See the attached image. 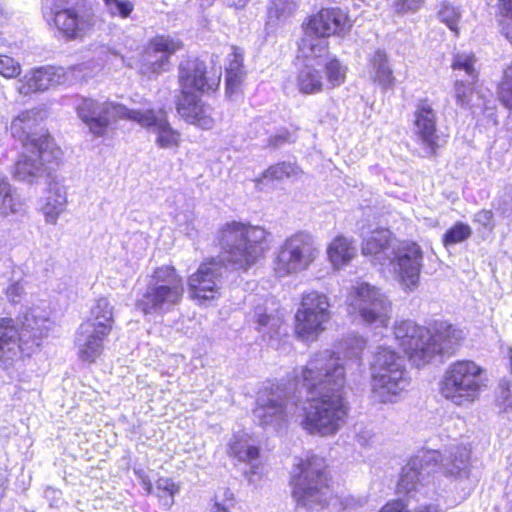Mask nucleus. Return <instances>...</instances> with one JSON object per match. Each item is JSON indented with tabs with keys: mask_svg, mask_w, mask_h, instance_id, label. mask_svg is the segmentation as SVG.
Masks as SVG:
<instances>
[{
	"mask_svg": "<svg viewBox=\"0 0 512 512\" xmlns=\"http://www.w3.org/2000/svg\"><path fill=\"white\" fill-rule=\"evenodd\" d=\"M306 401L283 384H270L257 395L255 421L264 428L278 430L301 412V426L309 434L334 435L345 422L346 368L339 352L324 350L313 355L302 369Z\"/></svg>",
	"mask_w": 512,
	"mask_h": 512,
	"instance_id": "1",
	"label": "nucleus"
},
{
	"mask_svg": "<svg viewBox=\"0 0 512 512\" xmlns=\"http://www.w3.org/2000/svg\"><path fill=\"white\" fill-rule=\"evenodd\" d=\"M362 252L374 264H392L403 288L417 287L422 268L423 252L415 242L404 241L395 245L388 229H376L364 239Z\"/></svg>",
	"mask_w": 512,
	"mask_h": 512,
	"instance_id": "2",
	"label": "nucleus"
},
{
	"mask_svg": "<svg viewBox=\"0 0 512 512\" xmlns=\"http://www.w3.org/2000/svg\"><path fill=\"white\" fill-rule=\"evenodd\" d=\"M268 236L261 226L231 221L218 231L217 238L224 251V260L232 269L247 271L269 249Z\"/></svg>",
	"mask_w": 512,
	"mask_h": 512,
	"instance_id": "3",
	"label": "nucleus"
},
{
	"mask_svg": "<svg viewBox=\"0 0 512 512\" xmlns=\"http://www.w3.org/2000/svg\"><path fill=\"white\" fill-rule=\"evenodd\" d=\"M49 319L38 308L28 310L18 325L12 318H0V366L8 367L23 352L30 353L48 335Z\"/></svg>",
	"mask_w": 512,
	"mask_h": 512,
	"instance_id": "4",
	"label": "nucleus"
},
{
	"mask_svg": "<svg viewBox=\"0 0 512 512\" xmlns=\"http://www.w3.org/2000/svg\"><path fill=\"white\" fill-rule=\"evenodd\" d=\"M323 458L299 460L291 472L293 497L297 504L312 511L323 509L332 499Z\"/></svg>",
	"mask_w": 512,
	"mask_h": 512,
	"instance_id": "5",
	"label": "nucleus"
},
{
	"mask_svg": "<svg viewBox=\"0 0 512 512\" xmlns=\"http://www.w3.org/2000/svg\"><path fill=\"white\" fill-rule=\"evenodd\" d=\"M371 398L374 402L395 403L409 384L404 359L389 348H379L371 363Z\"/></svg>",
	"mask_w": 512,
	"mask_h": 512,
	"instance_id": "6",
	"label": "nucleus"
},
{
	"mask_svg": "<svg viewBox=\"0 0 512 512\" xmlns=\"http://www.w3.org/2000/svg\"><path fill=\"white\" fill-rule=\"evenodd\" d=\"M183 293V280L176 270L170 266L160 267L155 270L136 307L144 314L166 313L179 304Z\"/></svg>",
	"mask_w": 512,
	"mask_h": 512,
	"instance_id": "7",
	"label": "nucleus"
},
{
	"mask_svg": "<svg viewBox=\"0 0 512 512\" xmlns=\"http://www.w3.org/2000/svg\"><path fill=\"white\" fill-rule=\"evenodd\" d=\"M482 373L483 369L470 360L451 364L441 382L442 396L458 406L471 404L479 397L484 386Z\"/></svg>",
	"mask_w": 512,
	"mask_h": 512,
	"instance_id": "8",
	"label": "nucleus"
},
{
	"mask_svg": "<svg viewBox=\"0 0 512 512\" xmlns=\"http://www.w3.org/2000/svg\"><path fill=\"white\" fill-rule=\"evenodd\" d=\"M318 254L312 235L306 232L295 233L281 245L275 261V272L284 277L304 271L316 260Z\"/></svg>",
	"mask_w": 512,
	"mask_h": 512,
	"instance_id": "9",
	"label": "nucleus"
},
{
	"mask_svg": "<svg viewBox=\"0 0 512 512\" xmlns=\"http://www.w3.org/2000/svg\"><path fill=\"white\" fill-rule=\"evenodd\" d=\"M330 301L326 294L310 291L302 296L296 312V333L305 340H315L331 319Z\"/></svg>",
	"mask_w": 512,
	"mask_h": 512,
	"instance_id": "10",
	"label": "nucleus"
},
{
	"mask_svg": "<svg viewBox=\"0 0 512 512\" xmlns=\"http://www.w3.org/2000/svg\"><path fill=\"white\" fill-rule=\"evenodd\" d=\"M75 108L78 117L86 124L90 133L96 137L104 136L112 121L131 120V115L135 112V110L128 109L114 101L88 97L80 98Z\"/></svg>",
	"mask_w": 512,
	"mask_h": 512,
	"instance_id": "11",
	"label": "nucleus"
},
{
	"mask_svg": "<svg viewBox=\"0 0 512 512\" xmlns=\"http://www.w3.org/2000/svg\"><path fill=\"white\" fill-rule=\"evenodd\" d=\"M350 306L368 324L386 327L391 318V301L381 289L367 282L357 283L349 296Z\"/></svg>",
	"mask_w": 512,
	"mask_h": 512,
	"instance_id": "12",
	"label": "nucleus"
},
{
	"mask_svg": "<svg viewBox=\"0 0 512 512\" xmlns=\"http://www.w3.org/2000/svg\"><path fill=\"white\" fill-rule=\"evenodd\" d=\"M40 111L28 110L21 112L11 123V134L22 142L25 151L35 153L34 149H40L46 161L61 155V150L55 147V143L46 131H38Z\"/></svg>",
	"mask_w": 512,
	"mask_h": 512,
	"instance_id": "13",
	"label": "nucleus"
},
{
	"mask_svg": "<svg viewBox=\"0 0 512 512\" xmlns=\"http://www.w3.org/2000/svg\"><path fill=\"white\" fill-rule=\"evenodd\" d=\"M464 340V332L446 321H435L431 330V339L428 340L426 355L414 356L416 367L420 368L440 358L442 355H451Z\"/></svg>",
	"mask_w": 512,
	"mask_h": 512,
	"instance_id": "14",
	"label": "nucleus"
},
{
	"mask_svg": "<svg viewBox=\"0 0 512 512\" xmlns=\"http://www.w3.org/2000/svg\"><path fill=\"white\" fill-rule=\"evenodd\" d=\"M440 458L441 453L437 450H421L414 455L402 468L397 484L398 493L409 494L416 491L431 473L437 472Z\"/></svg>",
	"mask_w": 512,
	"mask_h": 512,
	"instance_id": "15",
	"label": "nucleus"
},
{
	"mask_svg": "<svg viewBox=\"0 0 512 512\" xmlns=\"http://www.w3.org/2000/svg\"><path fill=\"white\" fill-rule=\"evenodd\" d=\"M59 34L67 40L83 39L94 28L95 14L90 7L80 5L66 11H60L50 19Z\"/></svg>",
	"mask_w": 512,
	"mask_h": 512,
	"instance_id": "16",
	"label": "nucleus"
},
{
	"mask_svg": "<svg viewBox=\"0 0 512 512\" xmlns=\"http://www.w3.org/2000/svg\"><path fill=\"white\" fill-rule=\"evenodd\" d=\"M131 120L154 134L156 136L155 143L158 147L162 149L178 148L181 135L170 125L167 114L163 109L135 110L131 115Z\"/></svg>",
	"mask_w": 512,
	"mask_h": 512,
	"instance_id": "17",
	"label": "nucleus"
},
{
	"mask_svg": "<svg viewBox=\"0 0 512 512\" xmlns=\"http://www.w3.org/2000/svg\"><path fill=\"white\" fill-rule=\"evenodd\" d=\"M226 270V266L215 259L201 264L188 279L191 298L198 300L214 299L218 294Z\"/></svg>",
	"mask_w": 512,
	"mask_h": 512,
	"instance_id": "18",
	"label": "nucleus"
},
{
	"mask_svg": "<svg viewBox=\"0 0 512 512\" xmlns=\"http://www.w3.org/2000/svg\"><path fill=\"white\" fill-rule=\"evenodd\" d=\"M437 112L433 103L428 99L417 102L414 111V135L418 143L423 147L424 156L435 155L438 149Z\"/></svg>",
	"mask_w": 512,
	"mask_h": 512,
	"instance_id": "19",
	"label": "nucleus"
},
{
	"mask_svg": "<svg viewBox=\"0 0 512 512\" xmlns=\"http://www.w3.org/2000/svg\"><path fill=\"white\" fill-rule=\"evenodd\" d=\"M76 67L66 70L63 67L43 66L27 72L17 82L19 94L27 96L35 92L48 90L55 85L65 84L69 81V73Z\"/></svg>",
	"mask_w": 512,
	"mask_h": 512,
	"instance_id": "20",
	"label": "nucleus"
},
{
	"mask_svg": "<svg viewBox=\"0 0 512 512\" xmlns=\"http://www.w3.org/2000/svg\"><path fill=\"white\" fill-rule=\"evenodd\" d=\"M394 336L411 363L416 367L414 356L426 355L428 340L431 339V330L417 325L412 320H402L395 323Z\"/></svg>",
	"mask_w": 512,
	"mask_h": 512,
	"instance_id": "21",
	"label": "nucleus"
},
{
	"mask_svg": "<svg viewBox=\"0 0 512 512\" xmlns=\"http://www.w3.org/2000/svg\"><path fill=\"white\" fill-rule=\"evenodd\" d=\"M206 65L203 61L187 59L179 65V84L181 92L204 93L214 91L219 85V78L210 80L207 77Z\"/></svg>",
	"mask_w": 512,
	"mask_h": 512,
	"instance_id": "22",
	"label": "nucleus"
},
{
	"mask_svg": "<svg viewBox=\"0 0 512 512\" xmlns=\"http://www.w3.org/2000/svg\"><path fill=\"white\" fill-rule=\"evenodd\" d=\"M96 329L89 323H82L76 333L75 345L81 361L94 363L104 350V341L110 334L107 326L97 325Z\"/></svg>",
	"mask_w": 512,
	"mask_h": 512,
	"instance_id": "23",
	"label": "nucleus"
},
{
	"mask_svg": "<svg viewBox=\"0 0 512 512\" xmlns=\"http://www.w3.org/2000/svg\"><path fill=\"white\" fill-rule=\"evenodd\" d=\"M35 153L26 151L15 164L14 177L19 181L33 183L37 179L51 174L55 166H58L61 155L46 161L40 149H34Z\"/></svg>",
	"mask_w": 512,
	"mask_h": 512,
	"instance_id": "24",
	"label": "nucleus"
},
{
	"mask_svg": "<svg viewBox=\"0 0 512 512\" xmlns=\"http://www.w3.org/2000/svg\"><path fill=\"white\" fill-rule=\"evenodd\" d=\"M182 47L183 43L170 35H157L150 39L145 49V59L152 72L167 71L171 56Z\"/></svg>",
	"mask_w": 512,
	"mask_h": 512,
	"instance_id": "25",
	"label": "nucleus"
},
{
	"mask_svg": "<svg viewBox=\"0 0 512 512\" xmlns=\"http://www.w3.org/2000/svg\"><path fill=\"white\" fill-rule=\"evenodd\" d=\"M347 15L338 8L321 9L304 24V34L328 38L343 31Z\"/></svg>",
	"mask_w": 512,
	"mask_h": 512,
	"instance_id": "26",
	"label": "nucleus"
},
{
	"mask_svg": "<svg viewBox=\"0 0 512 512\" xmlns=\"http://www.w3.org/2000/svg\"><path fill=\"white\" fill-rule=\"evenodd\" d=\"M213 109L204 104L196 93L181 92L177 101L178 114L188 123L202 129H211L214 124Z\"/></svg>",
	"mask_w": 512,
	"mask_h": 512,
	"instance_id": "27",
	"label": "nucleus"
},
{
	"mask_svg": "<svg viewBox=\"0 0 512 512\" xmlns=\"http://www.w3.org/2000/svg\"><path fill=\"white\" fill-rule=\"evenodd\" d=\"M330 57L326 38L304 34L299 44L298 59L301 63H314L318 67H323Z\"/></svg>",
	"mask_w": 512,
	"mask_h": 512,
	"instance_id": "28",
	"label": "nucleus"
},
{
	"mask_svg": "<svg viewBox=\"0 0 512 512\" xmlns=\"http://www.w3.org/2000/svg\"><path fill=\"white\" fill-rule=\"evenodd\" d=\"M297 88L305 95L317 94L324 90L323 67L314 63H301L297 72Z\"/></svg>",
	"mask_w": 512,
	"mask_h": 512,
	"instance_id": "29",
	"label": "nucleus"
},
{
	"mask_svg": "<svg viewBox=\"0 0 512 512\" xmlns=\"http://www.w3.org/2000/svg\"><path fill=\"white\" fill-rule=\"evenodd\" d=\"M67 204V193L63 185L57 182H50L48 186L45 203L41 210L48 224L55 225L59 216L65 211Z\"/></svg>",
	"mask_w": 512,
	"mask_h": 512,
	"instance_id": "30",
	"label": "nucleus"
},
{
	"mask_svg": "<svg viewBox=\"0 0 512 512\" xmlns=\"http://www.w3.org/2000/svg\"><path fill=\"white\" fill-rule=\"evenodd\" d=\"M229 454L237 458L241 462L248 463L250 465V474H256L258 468V458L260 450L258 446L250 443V439L247 434H234L229 443Z\"/></svg>",
	"mask_w": 512,
	"mask_h": 512,
	"instance_id": "31",
	"label": "nucleus"
},
{
	"mask_svg": "<svg viewBox=\"0 0 512 512\" xmlns=\"http://www.w3.org/2000/svg\"><path fill=\"white\" fill-rule=\"evenodd\" d=\"M469 459L470 450L466 446H455L448 452V455L441 454L437 471H442L450 476H462L466 473Z\"/></svg>",
	"mask_w": 512,
	"mask_h": 512,
	"instance_id": "32",
	"label": "nucleus"
},
{
	"mask_svg": "<svg viewBox=\"0 0 512 512\" xmlns=\"http://www.w3.org/2000/svg\"><path fill=\"white\" fill-rule=\"evenodd\" d=\"M370 65L373 70V79L383 89H392L395 85V78L389 65L386 52L378 49L370 58Z\"/></svg>",
	"mask_w": 512,
	"mask_h": 512,
	"instance_id": "33",
	"label": "nucleus"
},
{
	"mask_svg": "<svg viewBox=\"0 0 512 512\" xmlns=\"http://www.w3.org/2000/svg\"><path fill=\"white\" fill-rule=\"evenodd\" d=\"M251 321L256 324V329L263 336L268 335L271 340L280 335L282 319L278 315L268 314L266 308L260 305L255 307Z\"/></svg>",
	"mask_w": 512,
	"mask_h": 512,
	"instance_id": "34",
	"label": "nucleus"
},
{
	"mask_svg": "<svg viewBox=\"0 0 512 512\" xmlns=\"http://www.w3.org/2000/svg\"><path fill=\"white\" fill-rule=\"evenodd\" d=\"M327 254L333 266L339 268L355 256L356 247L348 238L338 236L328 246Z\"/></svg>",
	"mask_w": 512,
	"mask_h": 512,
	"instance_id": "35",
	"label": "nucleus"
},
{
	"mask_svg": "<svg viewBox=\"0 0 512 512\" xmlns=\"http://www.w3.org/2000/svg\"><path fill=\"white\" fill-rule=\"evenodd\" d=\"M89 323L96 329L99 325L107 326V332H111L114 318H113V306L106 297H101L96 300L95 304L91 307L90 317L84 322Z\"/></svg>",
	"mask_w": 512,
	"mask_h": 512,
	"instance_id": "36",
	"label": "nucleus"
},
{
	"mask_svg": "<svg viewBox=\"0 0 512 512\" xmlns=\"http://www.w3.org/2000/svg\"><path fill=\"white\" fill-rule=\"evenodd\" d=\"M438 20L445 24L456 37L459 36L458 24L462 18L461 10L453 3L444 0L439 3L437 12Z\"/></svg>",
	"mask_w": 512,
	"mask_h": 512,
	"instance_id": "37",
	"label": "nucleus"
},
{
	"mask_svg": "<svg viewBox=\"0 0 512 512\" xmlns=\"http://www.w3.org/2000/svg\"><path fill=\"white\" fill-rule=\"evenodd\" d=\"M27 213V207L24 201L16 195L13 190L0 197V217H24Z\"/></svg>",
	"mask_w": 512,
	"mask_h": 512,
	"instance_id": "38",
	"label": "nucleus"
},
{
	"mask_svg": "<svg viewBox=\"0 0 512 512\" xmlns=\"http://www.w3.org/2000/svg\"><path fill=\"white\" fill-rule=\"evenodd\" d=\"M326 73V81L329 88L333 89L342 85L346 79L347 67L336 57L331 56L323 64V71Z\"/></svg>",
	"mask_w": 512,
	"mask_h": 512,
	"instance_id": "39",
	"label": "nucleus"
},
{
	"mask_svg": "<svg viewBox=\"0 0 512 512\" xmlns=\"http://www.w3.org/2000/svg\"><path fill=\"white\" fill-rule=\"evenodd\" d=\"M495 407L501 418L512 422V385L508 382L500 383Z\"/></svg>",
	"mask_w": 512,
	"mask_h": 512,
	"instance_id": "40",
	"label": "nucleus"
},
{
	"mask_svg": "<svg viewBox=\"0 0 512 512\" xmlns=\"http://www.w3.org/2000/svg\"><path fill=\"white\" fill-rule=\"evenodd\" d=\"M156 491L162 505L170 508L174 504V496L179 493L180 487L171 478L162 477L156 481Z\"/></svg>",
	"mask_w": 512,
	"mask_h": 512,
	"instance_id": "41",
	"label": "nucleus"
},
{
	"mask_svg": "<svg viewBox=\"0 0 512 512\" xmlns=\"http://www.w3.org/2000/svg\"><path fill=\"white\" fill-rule=\"evenodd\" d=\"M299 168L291 162H280L270 166L264 173L263 179L268 180H283L297 176Z\"/></svg>",
	"mask_w": 512,
	"mask_h": 512,
	"instance_id": "42",
	"label": "nucleus"
},
{
	"mask_svg": "<svg viewBox=\"0 0 512 512\" xmlns=\"http://www.w3.org/2000/svg\"><path fill=\"white\" fill-rule=\"evenodd\" d=\"M472 234L469 225L457 222L454 226L449 228L443 235V244L445 247H449L458 243H461L468 239Z\"/></svg>",
	"mask_w": 512,
	"mask_h": 512,
	"instance_id": "43",
	"label": "nucleus"
},
{
	"mask_svg": "<svg viewBox=\"0 0 512 512\" xmlns=\"http://www.w3.org/2000/svg\"><path fill=\"white\" fill-rule=\"evenodd\" d=\"M366 346L365 341L360 337H354L344 340L340 344V350L345 359L355 361L360 364L361 355Z\"/></svg>",
	"mask_w": 512,
	"mask_h": 512,
	"instance_id": "44",
	"label": "nucleus"
},
{
	"mask_svg": "<svg viewBox=\"0 0 512 512\" xmlns=\"http://www.w3.org/2000/svg\"><path fill=\"white\" fill-rule=\"evenodd\" d=\"M82 2L80 0H43V16L50 24V19L60 11L70 10Z\"/></svg>",
	"mask_w": 512,
	"mask_h": 512,
	"instance_id": "45",
	"label": "nucleus"
},
{
	"mask_svg": "<svg viewBox=\"0 0 512 512\" xmlns=\"http://www.w3.org/2000/svg\"><path fill=\"white\" fill-rule=\"evenodd\" d=\"M500 102L512 110V63L503 71V78L498 87Z\"/></svg>",
	"mask_w": 512,
	"mask_h": 512,
	"instance_id": "46",
	"label": "nucleus"
},
{
	"mask_svg": "<svg viewBox=\"0 0 512 512\" xmlns=\"http://www.w3.org/2000/svg\"><path fill=\"white\" fill-rule=\"evenodd\" d=\"M475 56L472 53H457L454 55L452 68L453 70L464 71L472 80L477 78L474 68Z\"/></svg>",
	"mask_w": 512,
	"mask_h": 512,
	"instance_id": "47",
	"label": "nucleus"
},
{
	"mask_svg": "<svg viewBox=\"0 0 512 512\" xmlns=\"http://www.w3.org/2000/svg\"><path fill=\"white\" fill-rule=\"evenodd\" d=\"M499 7L503 16L501 22L502 33L512 44V0H499Z\"/></svg>",
	"mask_w": 512,
	"mask_h": 512,
	"instance_id": "48",
	"label": "nucleus"
},
{
	"mask_svg": "<svg viewBox=\"0 0 512 512\" xmlns=\"http://www.w3.org/2000/svg\"><path fill=\"white\" fill-rule=\"evenodd\" d=\"M104 4L112 16L127 18L134 9V5L129 0H103Z\"/></svg>",
	"mask_w": 512,
	"mask_h": 512,
	"instance_id": "49",
	"label": "nucleus"
},
{
	"mask_svg": "<svg viewBox=\"0 0 512 512\" xmlns=\"http://www.w3.org/2000/svg\"><path fill=\"white\" fill-rule=\"evenodd\" d=\"M235 506L234 494L230 489H224L222 494L215 496L211 512H231Z\"/></svg>",
	"mask_w": 512,
	"mask_h": 512,
	"instance_id": "50",
	"label": "nucleus"
},
{
	"mask_svg": "<svg viewBox=\"0 0 512 512\" xmlns=\"http://www.w3.org/2000/svg\"><path fill=\"white\" fill-rule=\"evenodd\" d=\"M21 73L20 64L12 57L0 55V75L5 78H15Z\"/></svg>",
	"mask_w": 512,
	"mask_h": 512,
	"instance_id": "51",
	"label": "nucleus"
},
{
	"mask_svg": "<svg viewBox=\"0 0 512 512\" xmlns=\"http://www.w3.org/2000/svg\"><path fill=\"white\" fill-rule=\"evenodd\" d=\"M425 0H394L392 3L393 11L398 15L416 13L424 5Z\"/></svg>",
	"mask_w": 512,
	"mask_h": 512,
	"instance_id": "52",
	"label": "nucleus"
},
{
	"mask_svg": "<svg viewBox=\"0 0 512 512\" xmlns=\"http://www.w3.org/2000/svg\"><path fill=\"white\" fill-rule=\"evenodd\" d=\"M473 81L471 79V81H459L457 80L455 82V86H454V90H455V97H456V101L457 103L462 106V107H465L469 104L470 102V96L472 95V84H473Z\"/></svg>",
	"mask_w": 512,
	"mask_h": 512,
	"instance_id": "53",
	"label": "nucleus"
},
{
	"mask_svg": "<svg viewBox=\"0 0 512 512\" xmlns=\"http://www.w3.org/2000/svg\"><path fill=\"white\" fill-rule=\"evenodd\" d=\"M245 71L226 73V95L232 98L237 95L243 83Z\"/></svg>",
	"mask_w": 512,
	"mask_h": 512,
	"instance_id": "54",
	"label": "nucleus"
},
{
	"mask_svg": "<svg viewBox=\"0 0 512 512\" xmlns=\"http://www.w3.org/2000/svg\"><path fill=\"white\" fill-rule=\"evenodd\" d=\"M297 7L296 0H274L270 8V14L277 18L290 15Z\"/></svg>",
	"mask_w": 512,
	"mask_h": 512,
	"instance_id": "55",
	"label": "nucleus"
},
{
	"mask_svg": "<svg viewBox=\"0 0 512 512\" xmlns=\"http://www.w3.org/2000/svg\"><path fill=\"white\" fill-rule=\"evenodd\" d=\"M232 50L227 58L226 73L244 71L242 51L236 47H232Z\"/></svg>",
	"mask_w": 512,
	"mask_h": 512,
	"instance_id": "56",
	"label": "nucleus"
},
{
	"mask_svg": "<svg viewBox=\"0 0 512 512\" xmlns=\"http://www.w3.org/2000/svg\"><path fill=\"white\" fill-rule=\"evenodd\" d=\"M293 140L291 139V134L287 129L279 130L275 135L270 136L266 140V146L278 149L287 143H291Z\"/></svg>",
	"mask_w": 512,
	"mask_h": 512,
	"instance_id": "57",
	"label": "nucleus"
},
{
	"mask_svg": "<svg viewBox=\"0 0 512 512\" xmlns=\"http://www.w3.org/2000/svg\"><path fill=\"white\" fill-rule=\"evenodd\" d=\"M5 294L9 302L19 303L25 294L24 286L20 281L13 282L6 288Z\"/></svg>",
	"mask_w": 512,
	"mask_h": 512,
	"instance_id": "58",
	"label": "nucleus"
},
{
	"mask_svg": "<svg viewBox=\"0 0 512 512\" xmlns=\"http://www.w3.org/2000/svg\"><path fill=\"white\" fill-rule=\"evenodd\" d=\"M474 221L485 228L492 229L493 212L491 210H481L475 214Z\"/></svg>",
	"mask_w": 512,
	"mask_h": 512,
	"instance_id": "59",
	"label": "nucleus"
},
{
	"mask_svg": "<svg viewBox=\"0 0 512 512\" xmlns=\"http://www.w3.org/2000/svg\"><path fill=\"white\" fill-rule=\"evenodd\" d=\"M11 190H13V188L8 179L0 175V197L10 193Z\"/></svg>",
	"mask_w": 512,
	"mask_h": 512,
	"instance_id": "60",
	"label": "nucleus"
},
{
	"mask_svg": "<svg viewBox=\"0 0 512 512\" xmlns=\"http://www.w3.org/2000/svg\"><path fill=\"white\" fill-rule=\"evenodd\" d=\"M249 0H227V4L229 7H233L235 9H243L247 5Z\"/></svg>",
	"mask_w": 512,
	"mask_h": 512,
	"instance_id": "61",
	"label": "nucleus"
},
{
	"mask_svg": "<svg viewBox=\"0 0 512 512\" xmlns=\"http://www.w3.org/2000/svg\"><path fill=\"white\" fill-rule=\"evenodd\" d=\"M364 502H365V500L361 499V498H359L358 500H355L354 497H348V498H345L343 504L345 505V507H348L352 504L362 506L364 504Z\"/></svg>",
	"mask_w": 512,
	"mask_h": 512,
	"instance_id": "62",
	"label": "nucleus"
},
{
	"mask_svg": "<svg viewBox=\"0 0 512 512\" xmlns=\"http://www.w3.org/2000/svg\"><path fill=\"white\" fill-rule=\"evenodd\" d=\"M214 0H201V7H209Z\"/></svg>",
	"mask_w": 512,
	"mask_h": 512,
	"instance_id": "63",
	"label": "nucleus"
},
{
	"mask_svg": "<svg viewBox=\"0 0 512 512\" xmlns=\"http://www.w3.org/2000/svg\"><path fill=\"white\" fill-rule=\"evenodd\" d=\"M260 122H261L260 120H257V121L255 122V124H256V125H258V124H260Z\"/></svg>",
	"mask_w": 512,
	"mask_h": 512,
	"instance_id": "64",
	"label": "nucleus"
}]
</instances>
